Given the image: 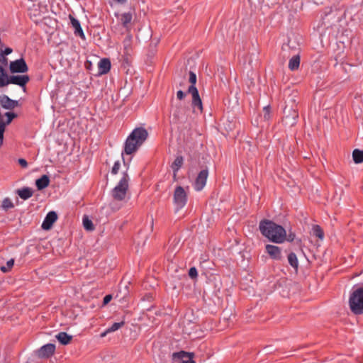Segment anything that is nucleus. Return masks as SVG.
Returning a JSON list of instances; mask_svg holds the SVG:
<instances>
[{
	"instance_id": "f257e3e1",
	"label": "nucleus",
	"mask_w": 363,
	"mask_h": 363,
	"mask_svg": "<svg viewBox=\"0 0 363 363\" xmlns=\"http://www.w3.org/2000/svg\"><path fill=\"white\" fill-rule=\"evenodd\" d=\"M259 228L262 234L273 242L282 243L286 240L285 229L272 221H261Z\"/></svg>"
},
{
	"instance_id": "f03ea898",
	"label": "nucleus",
	"mask_w": 363,
	"mask_h": 363,
	"mask_svg": "<svg viewBox=\"0 0 363 363\" xmlns=\"http://www.w3.org/2000/svg\"><path fill=\"white\" fill-rule=\"evenodd\" d=\"M147 132L145 129L135 128L128 137L124 147V152L130 155L135 152L147 138Z\"/></svg>"
},
{
	"instance_id": "7ed1b4c3",
	"label": "nucleus",
	"mask_w": 363,
	"mask_h": 363,
	"mask_svg": "<svg viewBox=\"0 0 363 363\" xmlns=\"http://www.w3.org/2000/svg\"><path fill=\"white\" fill-rule=\"evenodd\" d=\"M349 306L355 315L363 313V286L354 289L350 294Z\"/></svg>"
},
{
	"instance_id": "20e7f679",
	"label": "nucleus",
	"mask_w": 363,
	"mask_h": 363,
	"mask_svg": "<svg viewBox=\"0 0 363 363\" xmlns=\"http://www.w3.org/2000/svg\"><path fill=\"white\" fill-rule=\"evenodd\" d=\"M129 177L123 173V177L112 191V196L115 200L122 201L125 199L128 189Z\"/></svg>"
},
{
	"instance_id": "39448f33",
	"label": "nucleus",
	"mask_w": 363,
	"mask_h": 363,
	"mask_svg": "<svg viewBox=\"0 0 363 363\" xmlns=\"http://www.w3.org/2000/svg\"><path fill=\"white\" fill-rule=\"evenodd\" d=\"M173 201L177 211L184 207L187 202V194L184 189L178 186L176 187L173 194Z\"/></svg>"
},
{
	"instance_id": "423d86ee",
	"label": "nucleus",
	"mask_w": 363,
	"mask_h": 363,
	"mask_svg": "<svg viewBox=\"0 0 363 363\" xmlns=\"http://www.w3.org/2000/svg\"><path fill=\"white\" fill-rule=\"evenodd\" d=\"M188 93L191 94L192 96V103L191 105L194 109H198L200 112H202L203 111V105L202 101L200 98L199 91L197 88L194 86L191 85L189 87Z\"/></svg>"
},
{
	"instance_id": "0eeeda50",
	"label": "nucleus",
	"mask_w": 363,
	"mask_h": 363,
	"mask_svg": "<svg viewBox=\"0 0 363 363\" xmlns=\"http://www.w3.org/2000/svg\"><path fill=\"white\" fill-rule=\"evenodd\" d=\"M188 93L191 94L192 96V103L191 105L194 109H198L200 112H202L203 111V105L202 101L200 98L199 91L197 88L194 86L191 85L189 87Z\"/></svg>"
},
{
	"instance_id": "6e6552de",
	"label": "nucleus",
	"mask_w": 363,
	"mask_h": 363,
	"mask_svg": "<svg viewBox=\"0 0 363 363\" xmlns=\"http://www.w3.org/2000/svg\"><path fill=\"white\" fill-rule=\"evenodd\" d=\"M9 69L11 73H25L28 67L26 61L23 59H18L10 62Z\"/></svg>"
},
{
	"instance_id": "1a4fd4ad",
	"label": "nucleus",
	"mask_w": 363,
	"mask_h": 363,
	"mask_svg": "<svg viewBox=\"0 0 363 363\" xmlns=\"http://www.w3.org/2000/svg\"><path fill=\"white\" fill-rule=\"evenodd\" d=\"M55 351V345L52 343H49L42 346L38 350L36 351L35 354L39 358L46 359L51 357Z\"/></svg>"
},
{
	"instance_id": "9d476101",
	"label": "nucleus",
	"mask_w": 363,
	"mask_h": 363,
	"mask_svg": "<svg viewBox=\"0 0 363 363\" xmlns=\"http://www.w3.org/2000/svg\"><path fill=\"white\" fill-rule=\"evenodd\" d=\"M208 176V172L207 169H203L199 173L194 185L196 191H199L203 189L206 184Z\"/></svg>"
},
{
	"instance_id": "9b49d317",
	"label": "nucleus",
	"mask_w": 363,
	"mask_h": 363,
	"mask_svg": "<svg viewBox=\"0 0 363 363\" xmlns=\"http://www.w3.org/2000/svg\"><path fill=\"white\" fill-rule=\"evenodd\" d=\"M194 353L181 351L179 352L174 353L173 357L177 360L179 363H195L194 361Z\"/></svg>"
},
{
	"instance_id": "f8f14e48",
	"label": "nucleus",
	"mask_w": 363,
	"mask_h": 363,
	"mask_svg": "<svg viewBox=\"0 0 363 363\" xmlns=\"http://www.w3.org/2000/svg\"><path fill=\"white\" fill-rule=\"evenodd\" d=\"M118 22L123 26L126 30H130V23L133 19V14L130 12H125L123 13L116 14Z\"/></svg>"
},
{
	"instance_id": "ddd939ff",
	"label": "nucleus",
	"mask_w": 363,
	"mask_h": 363,
	"mask_svg": "<svg viewBox=\"0 0 363 363\" xmlns=\"http://www.w3.org/2000/svg\"><path fill=\"white\" fill-rule=\"evenodd\" d=\"M57 220V215L55 211H50L45 216L43 223L42 228L45 230L51 229L53 223Z\"/></svg>"
},
{
	"instance_id": "4468645a",
	"label": "nucleus",
	"mask_w": 363,
	"mask_h": 363,
	"mask_svg": "<svg viewBox=\"0 0 363 363\" xmlns=\"http://www.w3.org/2000/svg\"><path fill=\"white\" fill-rule=\"evenodd\" d=\"M29 82L28 75H12L9 78V84H13L24 87Z\"/></svg>"
},
{
	"instance_id": "2eb2a0df",
	"label": "nucleus",
	"mask_w": 363,
	"mask_h": 363,
	"mask_svg": "<svg viewBox=\"0 0 363 363\" xmlns=\"http://www.w3.org/2000/svg\"><path fill=\"white\" fill-rule=\"evenodd\" d=\"M265 250L272 259L278 260L281 257V249L278 246L267 245L265 247Z\"/></svg>"
},
{
	"instance_id": "dca6fc26",
	"label": "nucleus",
	"mask_w": 363,
	"mask_h": 363,
	"mask_svg": "<svg viewBox=\"0 0 363 363\" xmlns=\"http://www.w3.org/2000/svg\"><path fill=\"white\" fill-rule=\"evenodd\" d=\"M184 113V108L180 104L173 106L172 108V121L175 123H177L183 117Z\"/></svg>"
},
{
	"instance_id": "f3484780",
	"label": "nucleus",
	"mask_w": 363,
	"mask_h": 363,
	"mask_svg": "<svg viewBox=\"0 0 363 363\" xmlns=\"http://www.w3.org/2000/svg\"><path fill=\"white\" fill-rule=\"evenodd\" d=\"M0 104L6 109H12L18 106V101L11 99L6 95L0 96Z\"/></svg>"
},
{
	"instance_id": "a211bd4d",
	"label": "nucleus",
	"mask_w": 363,
	"mask_h": 363,
	"mask_svg": "<svg viewBox=\"0 0 363 363\" xmlns=\"http://www.w3.org/2000/svg\"><path fill=\"white\" fill-rule=\"evenodd\" d=\"M69 18L72 27L74 28V33L79 35L81 38H84V34L81 27L79 21L74 18L72 16L69 15Z\"/></svg>"
},
{
	"instance_id": "6ab92c4d",
	"label": "nucleus",
	"mask_w": 363,
	"mask_h": 363,
	"mask_svg": "<svg viewBox=\"0 0 363 363\" xmlns=\"http://www.w3.org/2000/svg\"><path fill=\"white\" fill-rule=\"evenodd\" d=\"M98 67H99L100 74H106L107 72H109V70L111 69L110 60L107 58L101 59L98 64Z\"/></svg>"
},
{
	"instance_id": "aec40b11",
	"label": "nucleus",
	"mask_w": 363,
	"mask_h": 363,
	"mask_svg": "<svg viewBox=\"0 0 363 363\" xmlns=\"http://www.w3.org/2000/svg\"><path fill=\"white\" fill-rule=\"evenodd\" d=\"M50 184V179L47 175H43L40 178L35 181V185L38 190H43L48 186Z\"/></svg>"
},
{
	"instance_id": "412c9836",
	"label": "nucleus",
	"mask_w": 363,
	"mask_h": 363,
	"mask_svg": "<svg viewBox=\"0 0 363 363\" xmlns=\"http://www.w3.org/2000/svg\"><path fill=\"white\" fill-rule=\"evenodd\" d=\"M55 337L62 345H68L72 339V336L68 335L65 332L59 333L57 335H56Z\"/></svg>"
},
{
	"instance_id": "4be33fe9",
	"label": "nucleus",
	"mask_w": 363,
	"mask_h": 363,
	"mask_svg": "<svg viewBox=\"0 0 363 363\" xmlns=\"http://www.w3.org/2000/svg\"><path fill=\"white\" fill-rule=\"evenodd\" d=\"M18 195L23 200L28 199L33 194V191L32 189L28 187H24L21 189L17 190Z\"/></svg>"
},
{
	"instance_id": "5701e85b",
	"label": "nucleus",
	"mask_w": 363,
	"mask_h": 363,
	"mask_svg": "<svg viewBox=\"0 0 363 363\" xmlns=\"http://www.w3.org/2000/svg\"><path fill=\"white\" fill-rule=\"evenodd\" d=\"M184 162L183 157L182 156H177L176 159L174 160V162L172 163L171 167L174 172V177L175 178L177 176V173L178 170L180 169V167L182 166Z\"/></svg>"
},
{
	"instance_id": "b1692460",
	"label": "nucleus",
	"mask_w": 363,
	"mask_h": 363,
	"mask_svg": "<svg viewBox=\"0 0 363 363\" xmlns=\"http://www.w3.org/2000/svg\"><path fill=\"white\" fill-rule=\"evenodd\" d=\"M9 78L6 72L4 67L0 65V87L6 86L9 84Z\"/></svg>"
},
{
	"instance_id": "393cba45",
	"label": "nucleus",
	"mask_w": 363,
	"mask_h": 363,
	"mask_svg": "<svg viewBox=\"0 0 363 363\" xmlns=\"http://www.w3.org/2000/svg\"><path fill=\"white\" fill-rule=\"evenodd\" d=\"M313 236L318 238L320 240L323 241L324 239L323 230L318 225H314L312 228Z\"/></svg>"
},
{
	"instance_id": "a878e982",
	"label": "nucleus",
	"mask_w": 363,
	"mask_h": 363,
	"mask_svg": "<svg viewBox=\"0 0 363 363\" xmlns=\"http://www.w3.org/2000/svg\"><path fill=\"white\" fill-rule=\"evenodd\" d=\"M352 158L356 164L363 162V150L355 149L352 152Z\"/></svg>"
},
{
	"instance_id": "bb28decb",
	"label": "nucleus",
	"mask_w": 363,
	"mask_h": 363,
	"mask_svg": "<svg viewBox=\"0 0 363 363\" xmlns=\"http://www.w3.org/2000/svg\"><path fill=\"white\" fill-rule=\"evenodd\" d=\"M83 225L84 228L88 231H92L94 230V226L92 221L86 216L83 218Z\"/></svg>"
},
{
	"instance_id": "cd10ccee",
	"label": "nucleus",
	"mask_w": 363,
	"mask_h": 363,
	"mask_svg": "<svg viewBox=\"0 0 363 363\" xmlns=\"http://www.w3.org/2000/svg\"><path fill=\"white\" fill-rule=\"evenodd\" d=\"M125 324L124 321L113 323L111 327L107 328V332H115L123 327Z\"/></svg>"
},
{
	"instance_id": "c85d7f7f",
	"label": "nucleus",
	"mask_w": 363,
	"mask_h": 363,
	"mask_svg": "<svg viewBox=\"0 0 363 363\" xmlns=\"http://www.w3.org/2000/svg\"><path fill=\"white\" fill-rule=\"evenodd\" d=\"M291 50L289 43L284 44L281 48V54L284 58H287L289 57V54L288 52Z\"/></svg>"
},
{
	"instance_id": "c756f323",
	"label": "nucleus",
	"mask_w": 363,
	"mask_h": 363,
	"mask_svg": "<svg viewBox=\"0 0 363 363\" xmlns=\"http://www.w3.org/2000/svg\"><path fill=\"white\" fill-rule=\"evenodd\" d=\"M13 207V204L12 203V201H11L10 199L9 198H6L4 199L3 202H2V208L4 209V210H8L9 208H11Z\"/></svg>"
},
{
	"instance_id": "7c9ffc66",
	"label": "nucleus",
	"mask_w": 363,
	"mask_h": 363,
	"mask_svg": "<svg viewBox=\"0 0 363 363\" xmlns=\"http://www.w3.org/2000/svg\"><path fill=\"white\" fill-rule=\"evenodd\" d=\"M13 264H14V261L13 259H10L6 263V267L5 266H3L1 267V270L4 272H8L9 269H11V267L13 266Z\"/></svg>"
},
{
	"instance_id": "2f4dec72",
	"label": "nucleus",
	"mask_w": 363,
	"mask_h": 363,
	"mask_svg": "<svg viewBox=\"0 0 363 363\" xmlns=\"http://www.w3.org/2000/svg\"><path fill=\"white\" fill-rule=\"evenodd\" d=\"M189 276L191 279H196L198 276L197 269L196 267H191L189 270Z\"/></svg>"
},
{
	"instance_id": "473e14b6",
	"label": "nucleus",
	"mask_w": 363,
	"mask_h": 363,
	"mask_svg": "<svg viewBox=\"0 0 363 363\" xmlns=\"http://www.w3.org/2000/svg\"><path fill=\"white\" fill-rule=\"evenodd\" d=\"M263 116L265 120H269L270 118V108L266 106L263 108Z\"/></svg>"
},
{
	"instance_id": "72a5a7b5",
	"label": "nucleus",
	"mask_w": 363,
	"mask_h": 363,
	"mask_svg": "<svg viewBox=\"0 0 363 363\" xmlns=\"http://www.w3.org/2000/svg\"><path fill=\"white\" fill-rule=\"evenodd\" d=\"M6 116L7 117V121L5 124H9L12 120L16 117V114L14 113L7 112L6 113Z\"/></svg>"
},
{
	"instance_id": "f704fd0d",
	"label": "nucleus",
	"mask_w": 363,
	"mask_h": 363,
	"mask_svg": "<svg viewBox=\"0 0 363 363\" xmlns=\"http://www.w3.org/2000/svg\"><path fill=\"white\" fill-rule=\"evenodd\" d=\"M189 82L191 84V85L195 86V84L196 83V75L194 72H189Z\"/></svg>"
},
{
	"instance_id": "c9c22d12",
	"label": "nucleus",
	"mask_w": 363,
	"mask_h": 363,
	"mask_svg": "<svg viewBox=\"0 0 363 363\" xmlns=\"http://www.w3.org/2000/svg\"><path fill=\"white\" fill-rule=\"evenodd\" d=\"M120 167H121L120 162H116L114 163L113 167H112L111 173L113 174H116L118 172Z\"/></svg>"
},
{
	"instance_id": "e433bc0d",
	"label": "nucleus",
	"mask_w": 363,
	"mask_h": 363,
	"mask_svg": "<svg viewBox=\"0 0 363 363\" xmlns=\"http://www.w3.org/2000/svg\"><path fill=\"white\" fill-rule=\"evenodd\" d=\"M288 260L290 264L295 267V254L291 253L288 257Z\"/></svg>"
},
{
	"instance_id": "4c0bfd02",
	"label": "nucleus",
	"mask_w": 363,
	"mask_h": 363,
	"mask_svg": "<svg viewBox=\"0 0 363 363\" xmlns=\"http://www.w3.org/2000/svg\"><path fill=\"white\" fill-rule=\"evenodd\" d=\"M289 67L291 70L295 69V57H292L289 60Z\"/></svg>"
},
{
	"instance_id": "58836bf2",
	"label": "nucleus",
	"mask_w": 363,
	"mask_h": 363,
	"mask_svg": "<svg viewBox=\"0 0 363 363\" xmlns=\"http://www.w3.org/2000/svg\"><path fill=\"white\" fill-rule=\"evenodd\" d=\"M185 96H186V94L184 91H182V90H179L177 92V98L179 100L184 99Z\"/></svg>"
},
{
	"instance_id": "ea45409f",
	"label": "nucleus",
	"mask_w": 363,
	"mask_h": 363,
	"mask_svg": "<svg viewBox=\"0 0 363 363\" xmlns=\"http://www.w3.org/2000/svg\"><path fill=\"white\" fill-rule=\"evenodd\" d=\"M18 164L23 168L27 167L28 162L25 159L21 158L18 160Z\"/></svg>"
},
{
	"instance_id": "a19ab883",
	"label": "nucleus",
	"mask_w": 363,
	"mask_h": 363,
	"mask_svg": "<svg viewBox=\"0 0 363 363\" xmlns=\"http://www.w3.org/2000/svg\"><path fill=\"white\" fill-rule=\"evenodd\" d=\"M284 95H285V96H288V97L291 96V99H290V101H294V96H291V90H290L289 89H286L284 90Z\"/></svg>"
},
{
	"instance_id": "79ce46f5",
	"label": "nucleus",
	"mask_w": 363,
	"mask_h": 363,
	"mask_svg": "<svg viewBox=\"0 0 363 363\" xmlns=\"http://www.w3.org/2000/svg\"><path fill=\"white\" fill-rule=\"evenodd\" d=\"M111 299H112V296L111 295H106L104 298V304H107Z\"/></svg>"
},
{
	"instance_id": "37998d69",
	"label": "nucleus",
	"mask_w": 363,
	"mask_h": 363,
	"mask_svg": "<svg viewBox=\"0 0 363 363\" xmlns=\"http://www.w3.org/2000/svg\"><path fill=\"white\" fill-rule=\"evenodd\" d=\"M12 49L10 48H6L4 52H3V55H8L9 54H11L12 52Z\"/></svg>"
},
{
	"instance_id": "c03bdc74",
	"label": "nucleus",
	"mask_w": 363,
	"mask_h": 363,
	"mask_svg": "<svg viewBox=\"0 0 363 363\" xmlns=\"http://www.w3.org/2000/svg\"><path fill=\"white\" fill-rule=\"evenodd\" d=\"M111 333V332H107V329H106L104 333H102L101 334V337H105L108 333Z\"/></svg>"
},
{
	"instance_id": "a18cd8bd",
	"label": "nucleus",
	"mask_w": 363,
	"mask_h": 363,
	"mask_svg": "<svg viewBox=\"0 0 363 363\" xmlns=\"http://www.w3.org/2000/svg\"><path fill=\"white\" fill-rule=\"evenodd\" d=\"M296 68L298 67L299 66V63H300V59H299V57L296 55Z\"/></svg>"
},
{
	"instance_id": "49530a36",
	"label": "nucleus",
	"mask_w": 363,
	"mask_h": 363,
	"mask_svg": "<svg viewBox=\"0 0 363 363\" xmlns=\"http://www.w3.org/2000/svg\"><path fill=\"white\" fill-rule=\"evenodd\" d=\"M317 30H318V31L320 33V35H323V33H322V30H321V26H318V27H317Z\"/></svg>"
},
{
	"instance_id": "de8ad7c7",
	"label": "nucleus",
	"mask_w": 363,
	"mask_h": 363,
	"mask_svg": "<svg viewBox=\"0 0 363 363\" xmlns=\"http://www.w3.org/2000/svg\"><path fill=\"white\" fill-rule=\"evenodd\" d=\"M116 1H117L118 3H120V4H123L125 3L127 0H115Z\"/></svg>"
},
{
	"instance_id": "09e8293b",
	"label": "nucleus",
	"mask_w": 363,
	"mask_h": 363,
	"mask_svg": "<svg viewBox=\"0 0 363 363\" xmlns=\"http://www.w3.org/2000/svg\"><path fill=\"white\" fill-rule=\"evenodd\" d=\"M296 268L298 267V264H296Z\"/></svg>"
}]
</instances>
